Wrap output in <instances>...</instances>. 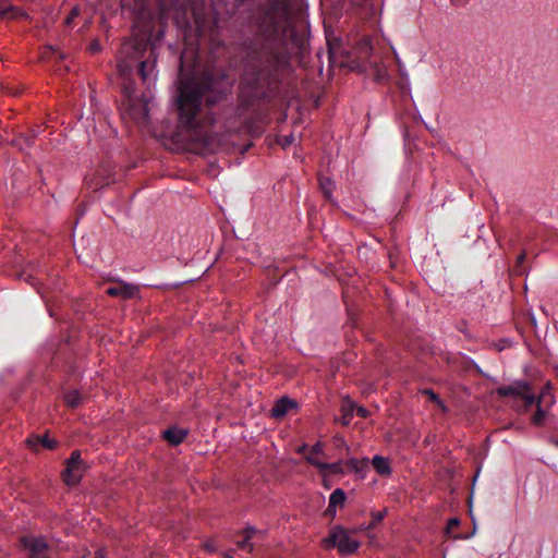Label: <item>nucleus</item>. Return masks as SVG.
I'll use <instances>...</instances> for the list:
<instances>
[{
  "label": "nucleus",
  "instance_id": "obj_1",
  "mask_svg": "<svg viewBox=\"0 0 558 558\" xmlns=\"http://www.w3.org/2000/svg\"><path fill=\"white\" fill-rule=\"evenodd\" d=\"M203 95L204 87L199 84L195 82L183 83L179 88L178 110L181 124L190 132L189 138L211 149V137L198 130V123L195 120Z\"/></svg>",
  "mask_w": 558,
  "mask_h": 558
},
{
  "label": "nucleus",
  "instance_id": "obj_2",
  "mask_svg": "<svg viewBox=\"0 0 558 558\" xmlns=\"http://www.w3.org/2000/svg\"><path fill=\"white\" fill-rule=\"evenodd\" d=\"M259 27L265 35L279 39H284L288 34H292L290 0H268V7Z\"/></svg>",
  "mask_w": 558,
  "mask_h": 558
},
{
  "label": "nucleus",
  "instance_id": "obj_3",
  "mask_svg": "<svg viewBox=\"0 0 558 558\" xmlns=\"http://www.w3.org/2000/svg\"><path fill=\"white\" fill-rule=\"evenodd\" d=\"M359 531L360 529L348 530L336 526L326 539V545L337 547L341 555H353L360 546V542L354 538Z\"/></svg>",
  "mask_w": 558,
  "mask_h": 558
},
{
  "label": "nucleus",
  "instance_id": "obj_4",
  "mask_svg": "<svg viewBox=\"0 0 558 558\" xmlns=\"http://www.w3.org/2000/svg\"><path fill=\"white\" fill-rule=\"evenodd\" d=\"M20 543L29 555L35 557H50L60 554L56 543L47 541L45 537L27 535L21 537Z\"/></svg>",
  "mask_w": 558,
  "mask_h": 558
},
{
  "label": "nucleus",
  "instance_id": "obj_5",
  "mask_svg": "<svg viewBox=\"0 0 558 558\" xmlns=\"http://www.w3.org/2000/svg\"><path fill=\"white\" fill-rule=\"evenodd\" d=\"M496 393L500 397H512L524 401V407L527 409L533 405L536 400L535 393L532 391L530 385L524 380H518L508 386L498 387Z\"/></svg>",
  "mask_w": 558,
  "mask_h": 558
},
{
  "label": "nucleus",
  "instance_id": "obj_6",
  "mask_svg": "<svg viewBox=\"0 0 558 558\" xmlns=\"http://www.w3.org/2000/svg\"><path fill=\"white\" fill-rule=\"evenodd\" d=\"M85 472V466L81 460V453L75 450L71 457L65 461V468L62 472V480L69 486H74L80 483Z\"/></svg>",
  "mask_w": 558,
  "mask_h": 558
},
{
  "label": "nucleus",
  "instance_id": "obj_7",
  "mask_svg": "<svg viewBox=\"0 0 558 558\" xmlns=\"http://www.w3.org/2000/svg\"><path fill=\"white\" fill-rule=\"evenodd\" d=\"M264 538V533L254 527H246L242 532V539L238 541V546L244 549L247 554H252L254 547L259 541Z\"/></svg>",
  "mask_w": 558,
  "mask_h": 558
},
{
  "label": "nucleus",
  "instance_id": "obj_8",
  "mask_svg": "<svg viewBox=\"0 0 558 558\" xmlns=\"http://www.w3.org/2000/svg\"><path fill=\"white\" fill-rule=\"evenodd\" d=\"M107 293L111 296H118L124 300L132 299L138 294V287L119 281L114 287H110Z\"/></svg>",
  "mask_w": 558,
  "mask_h": 558
},
{
  "label": "nucleus",
  "instance_id": "obj_9",
  "mask_svg": "<svg viewBox=\"0 0 558 558\" xmlns=\"http://www.w3.org/2000/svg\"><path fill=\"white\" fill-rule=\"evenodd\" d=\"M130 114L136 121L146 122L148 120V101L144 99H131Z\"/></svg>",
  "mask_w": 558,
  "mask_h": 558
},
{
  "label": "nucleus",
  "instance_id": "obj_10",
  "mask_svg": "<svg viewBox=\"0 0 558 558\" xmlns=\"http://www.w3.org/2000/svg\"><path fill=\"white\" fill-rule=\"evenodd\" d=\"M298 407L296 401L289 397H282L277 400L270 411V415L274 418H282L290 410L295 409Z\"/></svg>",
  "mask_w": 558,
  "mask_h": 558
},
{
  "label": "nucleus",
  "instance_id": "obj_11",
  "mask_svg": "<svg viewBox=\"0 0 558 558\" xmlns=\"http://www.w3.org/2000/svg\"><path fill=\"white\" fill-rule=\"evenodd\" d=\"M543 401L546 402L547 404H551L554 402V398L547 391H544L541 393V396L536 397L535 403L537 405V410L534 416L532 417V422L538 426L543 425L545 417L547 415V411L542 407Z\"/></svg>",
  "mask_w": 558,
  "mask_h": 558
},
{
  "label": "nucleus",
  "instance_id": "obj_12",
  "mask_svg": "<svg viewBox=\"0 0 558 558\" xmlns=\"http://www.w3.org/2000/svg\"><path fill=\"white\" fill-rule=\"evenodd\" d=\"M26 16L25 12L13 7L7 0H3L0 3V19L10 17V19H19Z\"/></svg>",
  "mask_w": 558,
  "mask_h": 558
},
{
  "label": "nucleus",
  "instance_id": "obj_13",
  "mask_svg": "<svg viewBox=\"0 0 558 558\" xmlns=\"http://www.w3.org/2000/svg\"><path fill=\"white\" fill-rule=\"evenodd\" d=\"M345 501V494L341 488H337L329 498L327 513L335 515L337 506H342Z\"/></svg>",
  "mask_w": 558,
  "mask_h": 558
},
{
  "label": "nucleus",
  "instance_id": "obj_14",
  "mask_svg": "<svg viewBox=\"0 0 558 558\" xmlns=\"http://www.w3.org/2000/svg\"><path fill=\"white\" fill-rule=\"evenodd\" d=\"M186 436V432L184 429L179 428H169L163 432V437L166 440H168L171 445H180Z\"/></svg>",
  "mask_w": 558,
  "mask_h": 558
},
{
  "label": "nucleus",
  "instance_id": "obj_15",
  "mask_svg": "<svg viewBox=\"0 0 558 558\" xmlns=\"http://www.w3.org/2000/svg\"><path fill=\"white\" fill-rule=\"evenodd\" d=\"M355 409V404L353 401H351L349 398L343 399L342 405H341V412L342 416L340 418V423L344 426L350 424L351 416L353 414V411Z\"/></svg>",
  "mask_w": 558,
  "mask_h": 558
},
{
  "label": "nucleus",
  "instance_id": "obj_16",
  "mask_svg": "<svg viewBox=\"0 0 558 558\" xmlns=\"http://www.w3.org/2000/svg\"><path fill=\"white\" fill-rule=\"evenodd\" d=\"M372 464L374 469L381 475H388L390 473L389 460L379 456L373 458Z\"/></svg>",
  "mask_w": 558,
  "mask_h": 558
},
{
  "label": "nucleus",
  "instance_id": "obj_17",
  "mask_svg": "<svg viewBox=\"0 0 558 558\" xmlns=\"http://www.w3.org/2000/svg\"><path fill=\"white\" fill-rule=\"evenodd\" d=\"M64 402L68 407L75 408L81 403V395L76 390H71L64 395Z\"/></svg>",
  "mask_w": 558,
  "mask_h": 558
},
{
  "label": "nucleus",
  "instance_id": "obj_18",
  "mask_svg": "<svg viewBox=\"0 0 558 558\" xmlns=\"http://www.w3.org/2000/svg\"><path fill=\"white\" fill-rule=\"evenodd\" d=\"M427 398L434 402L442 412L447 411L446 405L444 402L439 399V397L432 390V389H425L422 391Z\"/></svg>",
  "mask_w": 558,
  "mask_h": 558
},
{
  "label": "nucleus",
  "instance_id": "obj_19",
  "mask_svg": "<svg viewBox=\"0 0 558 558\" xmlns=\"http://www.w3.org/2000/svg\"><path fill=\"white\" fill-rule=\"evenodd\" d=\"M386 514V510L378 511V512H372L373 521L367 526H361L359 527L360 531H366L373 529L377 523H379Z\"/></svg>",
  "mask_w": 558,
  "mask_h": 558
},
{
  "label": "nucleus",
  "instance_id": "obj_20",
  "mask_svg": "<svg viewBox=\"0 0 558 558\" xmlns=\"http://www.w3.org/2000/svg\"><path fill=\"white\" fill-rule=\"evenodd\" d=\"M348 465H350L355 472H361L365 470L368 466V460L367 459H351L348 462Z\"/></svg>",
  "mask_w": 558,
  "mask_h": 558
},
{
  "label": "nucleus",
  "instance_id": "obj_21",
  "mask_svg": "<svg viewBox=\"0 0 558 558\" xmlns=\"http://www.w3.org/2000/svg\"><path fill=\"white\" fill-rule=\"evenodd\" d=\"M460 524V521L459 519L457 518H452L448 521L447 523V526H446V534L449 536V537H452V538H459V536L457 534L453 533V531L459 526Z\"/></svg>",
  "mask_w": 558,
  "mask_h": 558
},
{
  "label": "nucleus",
  "instance_id": "obj_22",
  "mask_svg": "<svg viewBox=\"0 0 558 558\" xmlns=\"http://www.w3.org/2000/svg\"><path fill=\"white\" fill-rule=\"evenodd\" d=\"M320 189L325 195L326 198H330L331 192L333 190V182L329 179H323L320 180Z\"/></svg>",
  "mask_w": 558,
  "mask_h": 558
},
{
  "label": "nucleus",
  "instance_id": "obj_23",
  "mask_svg": "<svg viewBox=\"0 0 558 558\" xmlns=\"http://www.w3.org/2000/svg\"><path fill=\"white\" fill-rule=\"evenodd\" d=\"M320 471L324 473L327 471L329 474H338V473L342 472V466H341L340 462H336V463H331V464L325 463V466H323V469H320Z\"/></svg>",
  "mask_w": 558,
  "mask_h": 558
},
{
  "label": "nucleus",
  "instance_id": "obj_24",
  "mask_svg": "<svg viewBox=\"0 0 558 558\" xmlns=\"http://www.w3.org/2000/svg\"><path fill=\"white\" fill-rule=\"evenodd\" d=\"M316 456H317V454H313V453L311 452L308 456H306V460H307L311 464L315 465L316 468H318V469L320 470V469H323V466H325V463H324V462H322V461H319V460L316 458Z\"/></svg>",
  "mask_w": 558,
  "mask_h": 558
},
{
  "label": "nucleus",
  "instance_id": "obj_25",
  "mask_svg": "<svg viewBox=\"0 0 558 558\" xmlns=\"http://www.w3.org/2000/svg\"><path fill=\"white\" fill-rule=\"evenodd\" d=\"M295 141V137L293 134H290L288 136H283L279 140V144L286 148L287 146H290L291 144H293Z\"/></svg>",
  "mask_w": 558,
  "mask_h": 558
},
{
  "label": "nucleus",
  "instance_id": "obj_26",
  "mask_svg": "<svg viewBox=\"0 0 558 558\" xmlns=\"http://www.w3.org/2000/svg\"><path fill=\"white\" fill-rule=\"evenodd\" d=\"M78 15H80V9H78L77 7H74V8L71 10L70 14L68 15V17L65 19L64 23H65L66 25H70V24L73 22V20H74L76 16H78Z\"/></svg>",
  "mask_w": 558,
  "mask_h": 558
},
{
  "label": "nucleus",
  "instance_id": "obj_27",
  "mask_svg": "<svg viewBox=\"0 0 558 558\" xmlns=\"http://www.w3.org/2000/svg\"><path fill=\"white\" fill-rule=\"evenodd\" d=\"M41 445L48 449H53L57 446V441L54 439H49L47 436H44Z\"/></svg>",
  "mask_w": 558,
  "mask_h": 558
},
{
  "label": "nucleus",
  "instance_id": "obj_28",
  "mask_svg": "<svg viewBox=\"0 0 558 558\" xmlns=\"http://www.w3.org/2000/svg\"><path fill=\"white\" fill-rule=\"evenodd\" d=\"M43 437L40 436H33L27 439V445L32 448H36L37 445L41 444Z\"/></svg>",
  "mask_w": 558,
  "mask_h": 558
},
{
  "label": "nucleus",
  "instance_id": "obj_29",
  "mask_svg": "<svg viewBox=\"0 0 558 558\" xmlns=\"http://www.w3.org/2000/svg\"><path fill=\"white\" fill-rule=\"evenodd\" d=\"M138 72L143 80L147 78L148 73L146 71V62L145 61L141 62Z\"/></svg>",
  "mask_w": 558,
  "mask_h": 558
},
{
  "label": "nucleus",
  "instance_id": "obj_30",
  "mask_svg": "<svg viewBox=\"0 0 558 558\" xmlns=\"http://www.w3.org/2000/svg\"><path fill=\"white\" fill-rule=\"evenodd\" d=\"M311 452L313 454H322L323 453V445L320 442L315 444L312 447Z\"/></svg>",
  "mask_w": 558,
  "mask_h": 558
},
{
  "label": "nucleus",
  "instance_id": "obj_31",
  "mask_svg": "<svg viewBox=\"0 0 558 558\" xmlns=\"http://www.w3.org/2000/svg\"><path fill=\"white\" fill-rule=\"evenodd\" d=\"M354 410H356V414L359 416H361V417H366L368 415V411L365 408H363V407H356L355 405Z\"/></svg>",
  "mask_w": 558,
  "mask_h": 558
},
{
  "label": "nucleus",
  "instance_id": "obj_32",
  "mask_svg": "<svg viewBox=\"0 0 558 558\" xmlns=\"http://www.w3.org/2000/svg\"><path fill=\"white\" fill-rule=\"evenodd\" d=\"M205 550H206L205 554H207V555H214V554L217 553L213 543H206L205 544Z\"/></svg>",
  "mask_w": 558,
  "mask_h": 558
},
{
  "label": "nucleus",
  "instance_id": "obj_33",
  "mask_svg": "<svg viewBox=\"0 0 558 558\" xmlns=\"http://www.w3.org/2000/svg\"><path fill=\"white\" fill-rule=\"evenodd\" d=\"M89 50H90L92 52H97V51H99V50H100V45H99V43H98L97 40H95L94 43H92V44H90V46H89Z\"/></svg>",
  "mask_w": 558,
  "mask_h": 558
},
{
  "label": "nucleus",
  "instance_id": "obj_34",
  "mask_svg": "<svg viewBox=\"0 0 558 558\" xmlns=\"http://www.w3.org/2000/svg\"><path fill=\"white\" fill-rule=\"evenodd\" d=\"M526 254L523 252L517 257V264L521 265L525 260Z\"/></svg>",
  "mask_w": 558,
  "mask_h": 558
},
{
  "label": "nucleus",
  "instance_id": "obj_35",
  "mask_svg": "<svg viewBox=\"0 0 558 558\" xmlns=\"http://www.w3.org/2000/svg\"><path fill=\"white\" fill-rule=\"evenodd\" d=\"M95 555L96 558H104L107 555V553H104L102 549H99Z\"/></svg>",
  "mask_w": 558,
  "mask_h": 558
},
{
  "label": "nucleus",
  "instance_id": "obj_36",
  "mask_svg": "<svg viewBox=\"0 0 558 558\" xmlns=\"http://www.w3.org/2000/svg\"><path fill=\"white\" fill-rule=\"evenodd\" d=\"M306 449H307V447L305 445H303L302 447H300L298 449V452L303 453V452H305Z\"/></svg>",
  "mask_w": 558,
  "mask_h": 558
},
{
  "label": "nucleus",
  "instance_id": "obj_37",
  "mask_svg": "<svg viewBox=\"0 0 558 558\" xmlns=\"http://www.w3.org/2000/svg\"><path fill=\"white\" fill-rule=\"evenodd\" d=\"M365 47L371 49L369 44H368V39H365Z\"/></svg>",
  "mask_w": 558,
  "mask_h": 558
},
{
  "label": "nucleus",
  "instance_id": "obj_38",
  "mask_svg": "<svg viewBox=\"0 0 558 558\" xmlns=\"http://www.w3.org/2000/svg\"><path fill=\"white\" fill-rule=\"evenodd\" d=\"M551 442H553L554 445L558 446V439H554Z\"/></svg>",
  "mask_w": 558,
  "mask_h": 558
}]
</instances>
